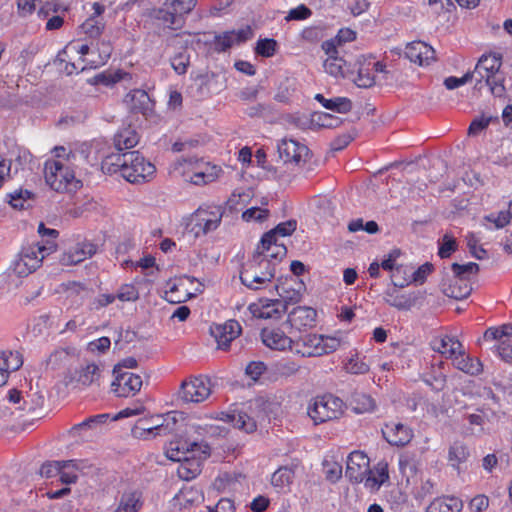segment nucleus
<instances>
[{
  "mask_svg": "<svg viewBox=\"0 0 512 512\" xmlns=\"http://www.w3.org/2000/svg\"><path fill=\"white\" fill-rule=\"evenodd\" d=\"M221 415L222 420L232 423L234 427L243 430L246 433H252L257 428L256 420L250 415H248L246 412H222Z\"/></svg>",
  "mask_w": 512,
  "mask_h": 512,
  "instance_id": "393cba45",
  "label": "nucleus"
},
{
  "mask_svg": "<svg viewBox=\"0 0 512 512\" xmlns=\"http://www.w3.org/2000/svg\"><path fill=\"white\" fill-rule=\"evenodd\" d=\"M113 153L108 156H106L102 163H101V169L106 174H115L120 172L123 176V169L127 167L128 159H127V152L125 153Z\"/></svg>",
  "mask_w": 512,
  "mask_h": 512,
  "instance_id": "7c9ffc66",
  "label": "nucleus"
},
{
  "mask_svg": "<svg viewBox=\"0 0 512 512\" xmlns=\"http://www.w3.org/2000/svg\"><path fill=\"white\" fill-rule=\"evenodd\" d=\"M312 126L320 128H336L342 123V120L326 112H316L310 119Z\"/></svg>",
  "mask_w": 512,
  "mask_h": 512,
  "instance_id": "79ce46f5",
  "label": "nucleus"
},
{
  "mask_svg": "<svg viewBox=\"0 0 512 512\" xmlns=\"http://www.w3.org/2000/svg\"><path fill=\"white\" fill-rule=\"evenodd\" d=\"M350 405L352 409L358 413L371 412L375 409L374 399L365 393L355 392L352 394L350 399Z\"/></svg>",
  "mask_w": 512,
  "mask_h": 512,
  "instance_id": "4c0bfd02",
  "label": "nucleus"
},
{
  "mask_svg": "<svg viewBox=\"0 0 512 512\" xmlns=\"http://www.w3.org/2000/svg\"><path fill=\"white\" fill-rule=\"evenodd\" d=\"M312 14V11L305 5H300L294 9H291L288 12V15L285 17L286 21L291 20H304L310 17Z\"/></svg>",
  "mask_w": 512,
  "mask_h": 512,
  "instance_id": "69168bd1",
  "label": "nucleus"
},
{
  "mask_svg": "<svg viewBox=\"0 0 512 512\" xmlns=\"http://www.w3.org/2000/svg\"><path fill=\"white\" fill-rule=\"evenodd\" d=\"M502 66V56L500 54H489L482 55L476 66L481 70L493 69V68H501Z\"/></svg>",
  "mask_w": 512,
  "mask_h": 512,
  "instance_id": "864d4df0",
  "label": "nucleus"
},
{
  "mask_svg": "<svg viewBox=\"0 0 512 512\" xmlns=\"http://www.w3.org/2000/svg\"><path fill=\"white\" fill-rule=\"evenodd\" d=\"M432 347L433 350L452 357L453 355H456L457 352H460L462 344L459 340L453 337L445 336L444 338L434 340Z\"/></svg>",
  "mask_w": 512,
  "mask_h": 512,
  "instance_id": "e433bc0d",
  "label": "nucleus"
},
{
  "mask_svg": "<svg viewBox=\"0 0 512 512\" xmlns=\"http://www.w3.org/2000/svg\"><path fill=\"white\" fill-rule=\"evenodd\" d=\"M382 434L385 440L394 446H405L413 438L412 430L408 426L394 421L384 425Z\"/></svg>",
  "mask_w": 512,
  "mask_h": 512,
  "instance_id": "dca6fc26",
  "label": "nucleus"
},
{
  "mask_svg": "<svg viewBox=\"0 0 512 512\" xmlns=\"http://www.w3.org/2000/svg\"><path fill=\"white\" fill-rule=\"evenodd\" d=\"M115 380L112 382V391L118 397L134 396L142 387L141 376L131 372H120V367L115 366L113 369Z\"/></svg>",
  "mask_w": 512,
  "mask_h": 512,
  "instance_id": "0eeeda50",
  "label": "nucleus"
},
{
  "mask_svg": "<svg viewBox=\"0 0 512 512\" xmlns=\"http://www.w3.org/2000/svg\"><path fill=\"white\" fill-rule=\"evenodd\" d=\"M354 82L360 88H369L375 81L369 69L360 68Z\"/></svg>",
  "mask_w": 512,
  "mask_h": 512,
  "instance_id": "0e129e2a",
  "label": "nucleus"
},
{
  "mask_svg": "<svg viewBox=\"0 0 512 512\" xmlns=\"http://www.w3.org/2000/svg\"><path fill=\"white\" fill-rule=\"evenodd\" d=\"M263 343L274 350H293V337L287 336L279 328H264L261 332Z\"/></svg>",
  "mask_w": 512,
  "mask_h": 512,
  "instance_id": "412c9836",
  "label": "nucleus"
},
{
  "mask_svg": "<svg viewBox=\"0 0 512 512\" xmlns=\"http://www.w3.org/2000/svg\"><path fill=\"white\" fill-rule=\"evenodd\" d=\"M457 248L456 240L450 237L448 234H445L443 237V243L439 248V256L441 258L449 257L452 252H454Z\"/></svg>",
  "mask_w": 512,
  "mask_h": 512,
  "instance_id": "680f3d73",
  "label": "nucleus"
},
{
  "mask_svg": "<svg viewBox=\"0 0 512 512\" xmlns=\"http://www.w3.org/2000/svg\"><path fill=\"white\" fill-rule=\"evenodd\" d=\"M206 216V210L202 208H199L191 215L189 225L192 226L191 231L194 232L196 237L214 231L215 221L207 219Z\"/></svg>",
  "mask_w": 512,
  "mask_h": 512,
  "instance_id": "c85d7f7f",
  "label": "nucleus"
},
{
  "mask_svg": "<svg viewBox=\"0 0 512 512\" xmlns=\"http://www.w3.org/2000/svg\"><path fill=\"white\" fill-rule=\"evenodd\" d=\"M45 181L57 192L71 191L79 187L74 172L60 161H47L44 169Z\"/></svg>",
  "mask_w": 512,
  "mask_h": 512,
  "instance_id": "20e7f679",
  "label": "nucleus"
},
{
  "mask_svg": "<svg viewBox=\"0 0 512 512\" xmlns=\"http://www.w3.org/2000/svg\"><path fill=\"white\" fill-rule=\"evenodd\" d=\"M153 17L171 28H178L182 23V17L177 11L171 8V2L169 1H166L163 7L155 9L153 11Z\"/></svg>",
  "mask_w": 512,
  "mask_h": 512,
  "instance_id": "2f4dec72",
  "label": "nucleus"
},
{
  "mask_svg": "<svg viewBox=\"0 0 512 512\" xmlns=\"http://www.w3.org/2000/svg\"><path fill=\"white\" fill-rule=\"evenodd\" d=\"M259 303L250 305L251 312L258 318L277 319L286 312V304L280 299L260 300Z\"/></svg>",
  "mask_w": 512,
  "mask_h": 512,
  "instance_id": "a211bd4d",
  "label": "nucleus"
},
{
  "mask_svg": "<svg viewBox=\"0 0 512 512\" xmlns=\"http://www.w3.org/2000/svg\"><path fill=\"white\" fill-rule=\"evenodd\" d=\"M451 270L456 277L461 278V280L470 283L471 277L476 276L480 270L479 265L474 262H469L466 264H458L453 263L451 265Z\"/></svg>",
  "mask_w": 512,
  "mask_h": 512,
  "instance_id": "a19ab883",
  "label": "nucleus"
},
{
  "mask_svg": "<svg viewBox=\"0 0 512 512\" xmlns=\"http://www.w3.org/2000/svg\"><path fill=\"white\" fill-rule=\"evenodd\" d=\"M190 64V55L186 49L177 53L171 60V65L179 75L185 74Z\"/></svg>",
  "mask_w": 512,
  "mask_h": 512,
  "instance_id": "de8ad7c7",
  "label": "nucleus"
},
{
  "mask_svg": "<svg viewBox=\"0 0 512 512\" xmlns=\"http://www.w3.org/2000/svg\"><path fill=\"white\" fill-rule=\"evenodd\" d=\"M253 36V30L250 26H245L238 31H226L216 35L214 38V49L217 52H224L231 48L234 44L246 42Z\"/></svg>",
  "mask_w": 512,
  "mask_h": 512,
  "instance_id": "4468645a",
  "label": "nucleus"
},
{
  "mask_svg": "<svg viewBox=\"0 0 512 512\" xmlns=\"http://www.w3.org/2000/svg\"><path fill=\"white\" fill-rule=\"evenodd\" d=\"M259 248V251H263V255L267 257V259H282L286 253L287 249L284 244H278L277 241H275V244H272L271 249L269 251L263 250L262 244L257 247Z\"/></svg>",
  "mask_w": 512,
  "mask_h": 512,
  "instance_id": "4d7b16f0",
  "label": "nucleus"
},
{
  "mask_svg": "<svg viewBox=\"0 0 512 512\" xmlns=\"http://www.w3.org/2000/svg\"><path fill=\"white\" fill-rule=\"evenodd\" d=\"M441 291L447 297L462 300L471 294L472 286L471 283L465 282L453 274L442 280Z\"/></svg>",
  "mask_w": 512,
  "mask_h": 512,
  "instance_id": "f3484780",
  "label": "nucleus"
},
{
  "mask_svg": "<svg viewBox=\"0 0 512 512\" xmlns=\"http://www.w3.org/2000/svg\"><path fill=\"white\" fill-rule=\"evenodd\" d=\"M209 512H235L234 502L229 498H222L215 507H209Z\"/></svg>",
  "mask_w": 512,
  "mask_h": 512,
  "instance_id": "774afa93",
  "label": "nucleus"
},
{
  "mask_svg": "<svg viewBox=\"0 0 512 512\" xmlns=\"http://www.w3.org/2000/svg\"><path fill=\"white\" fill-rule=\"evenodd\" d=\"M96 253V246L92 243L78 244L73 250L65 253L61 258L63 265H76Z\"/></svg>",
  "mask_w": 512,
  "mask_h": 512,
  "instance_id": "a878e982",
  "label": "nucleus"
},
{
  "mask_svg": "<svg viewBox=\"0 0 512 512\" xmlns=\"http://www.w3.org/2000/svg\"><path fill=\"white\" fill-rule=\"evenodd\" d=\"M499 71L500 68L481 70L479 67H475L474 71L471 72L475 75L473 78L476 81L475 88L481 89L480 84L484 81L494 96H504L506 92L504 86L505 78L499 74Z\"/></svg>",
  "mask_w": 512,
  "mask_h": 512,
  "instance_id": "1a4fd4ad",
  "label": "nucleus"
},
{
  "mask_svg": "<svg viewBox=\"0 0 512 512\" xmlns=\"http://www.w3.org/2000/svg\"><path fill=\"white\" fill-rule=\"evenodd\" d=\"M344 66L345 60L338 56L327 58L324 62L325 71L334 77H344Z\"/></svg>",
  "mask_w": 512,
  "mask_h": 512,
  "instance_id": "a18cd8bd",
  "label": "nucleus"
},
{
  "mask_svg": "<svg viewBox=\"0 0 512 512\" xmlns=\"http://www.w3.org/2000/svg\"><path fill=\"white\" fill-rule=\"evenodd\" d=\"M210 394V380L203 376L183 381L179 392L180 398L187 403L203 402Z\"/></svg>",
  "mask_w": 512,
  "mask_h": 512,
  "instance_id": "423d86ee",
  "label": "nucleus"
},
{
  "mask_svg": "<svg viewBox=\"0 0 512 512\" xmlns=\"http://www.w3.org/2000/svg\"><path fill=\"white\" fill-rule=\"evenodd\" d=\"M389 479L388 463L380 461L373 470L369 469L365 485L371 489L379 488Z\"/></svg>",
  "mask_w": 512,
  "mask_h": 512,
  "instance_id": "72a5a7b5",
  "label": "nucleus"
},
{
  "mask_svg": "<svg viewBox=\"0 0 512 512\" xmlns=\"http://www.w3.org/2000/svg\"><path fill=\"white\" fill-rule=\"evenodd\" d=\"M268 216H269V210L262 209L259 207L249 208L246 211H244L242 214V218L245 221L256 220V221L261 222V221L267 219Z\"/></svg>",
  "mask_w": 512,
  "mask_h": 512,
  "instance_id": "13d9d810",
  "label": "nucleus"
},
{
  "mask_svg": "<svg viewBox=\"0 0 512 512\" xmlns=\"http://www.w3.org/2000/svg\"><path fill=\"white\" fill-rule=\"evenodd\" d=\"M210 332L215 338L218 348L227 349L231 341L240 335L241 326L236 320H229L224 324L212 325Z\"/></svg>",
  "mask_w": 512,
  "mask_h": 512,
  "instance_id": "f8f14e48",
  "label": "nucleus"
},
{
  "mask_svg": "<svg viewBox=\"0 0 512 512\" xmlns=\"http://www.w3.org/2000/svg\"><path fill=\"white\" fill-rule=\"evenodd\" d=\"M386 295L390 298H386V302L399 310H409L414 305V299L407 297L405 295H396L393 296L389 292Z\"/></svg>",
  "mask_w": 512,
  "mask_h": 512,
  "instance_id": "603ef678",
  "label": "nucleus"
},
{
  "mask_svg": "<svg viewBox=\"0 0 512 512\" xmlns=\"http://www.w3.org/2000/svg\"><path fill=\"white\" fill-rule=\"evenodd\" d=\"M9 204L18 210L28 209L32 206L35 195L26 189H18L7 195Z\"/></svg>",
  "mask_w": 512,
  "mask_h": 512,
  "instance_id": "c9c22d12",
  "label": "nucleus"
},
{
  "mask_svg": "<svg viewBox=\"0 0 512 512\" xmlns=\"http://www.w3.org/2000/svg\"><path fill=\"white\" fill-rule=\"evenodd\" d=\"M462 508V501L456 497L436 498L428 506L427 512H460Z\"/></svg>",
  "mask_w": 512,
  "mask_h": 512,
  "instance_id": "f704fd0d",
  "label": "nucleus"
},
{
  "mask_svg": "<svg viewBox=\"0 0 512 512\" xmlns=\"http://www.w3.org/2000/svg\"><path fill=\"white\" fill-rule=\"evenodd\" d=\"M326 109L345 114L351 111L352 102L347 97H335L333 99H328Z\"/></svg>",
  "mask_w": 512,
  "mask_h": 512,
  "instance_id": "49530a36",
  "label": "nucleus"
},
{
  "mask_svg": "<svg viewBox=\"0 0 512 512\" xmlns=\"http://www.w3.org/2000/svg\"><path fill=\"white\" fill-rule=\"evenodd\" d=\"M345 369L348 373L355 375L366 374L369 371V365L358 355H355L345 364Z\"/></svg>",
  "mask_w": 512,
  "mask_h": 512,
  "instance_id": "8fccbe9b",
  "label": "nucleus"
},
{
  "mask_svg": "<svg viewBox=\"0 0 512 512\" xmlns=\"http://www.w3.org/2000/svg\"><path fill=\"white\" fill-rule=\"evenodd\" d=\"M124 103L131 113L144 116L152 110L153 106L148 93L139 89L129 92L124 99Z\"/></svg>",
  "mask_w": 512,
  "mask_h": 512,
  "instance_id": "6ab92c4d",
  "label": "nucleus"
},
{
  "mask_svg": "<svg viewBox=\"0 0 512 512\" xmlns=\"http://www.w3.org/2000/svg\"><path fill=\"white\" fill-rule=\"evenodd\" d=\"M93 10V14L81 25V29L83 30V33L90 38L97 39L101 36L105 28V23L101 18L105 7L100 3H94Z\"/></svg>",
  "mask_w": 512,
  "mask_h": 512,
  "instance_id": "5701e85b",
  "label": "nucleus"
},
{
  "mask_svg": "<svg viewBox=\"0 0 512 512\" xmlns=\"http://www.w3.org/2000/svg\"><path fill=\"white\" fill-rule=\"evenodd\" d=\"M139 142V135L130 125L120 129L114 136V144L118 151L135 147Z\"/></svg>",
  "mask_w": 512,
  "mask_h": 512,
  "instance_id": "c756f323",
  "label": "nucleus"
},
{
  "mask_svg": "<svg viewBox=\"0 0 512 512\" xmlns=\"http://www.w3.org/2000/svg\"><path fill=\"white\" fill-rule=\"evenodd\" d=\"M108 418H109L108 414H99V415L90 417V418L86 419L85 421H83L82 423L74 425L71 428L70 433L73 436H77L79 434V431H81V430L95 429V428H97L98 425H102V424L106 423Z\"/></svg>",
  "mask_w": 512,
  "mask_h": 512,
  "instance_id": "c03bdc74",
  "label": "nucleus"
},
{
  "mask_svg": "<svg viewBox=\"0 0 512 512\" xmlns=\"http://www.w3.org/2000/svg\"><path fill=\"white\" fill-rule=\"evenodd\" d=\"M296 227L297 222L295 220H288L278 224L274 229L266 232L261 238L263 250L269 251L271 249L272 244H275V241H277V235L289 236L296 230Z\"/></svg>",
  "mask_w": 512,
  "mask_h": 512,
  "instance_id": "b1692460",
  "label": "nucleus"
},
{
  "mask_svg": "<svg viewBox=\"0 0 512 512\" xmlns=\"http://www.w3.org/2000/svg\"><path fill=\"white\" fill-rule=\"evenodd\" d=\"M369 472V459L358 451L350 453L347 459L346 476L356 483L366 481Z\"/></svg>",
  "mask_w": 512,
  "mask_h": 512,
  "instance_id": "9b49d317",
  "label": "nucleus"
},
{
  "mask_svg": "<svg viewBox=\"0 0 512 512\" xmlns=\"http://www.w3.org/2000/svg\"><path fill=\"white\" fill-rule=\"evenodd\" d=\"M199 447L197 442L188 443L187 441L171 442L167 451V457L172 461L181 462L188 459V454L194 452Z\"/></svg>",
  "mask_w": 512,
  "mask_h": 512,
  "instance_id": "473e14b6",
  "label": "nucleus"
},
{
  "mask_svg": "<svg viewBox=\"0 0 512 512\" xmlns=\"http://www.w3.org/2000/svg\"><path fill=\"white\" fill-rule=\"evenodd\" d=\"M492 120V117H478V118H475L469 128H468V135L470 136H476L478 135L481 131H483L484 129H486L488 127V125L490 124Z\"/></svg>",
  "mask_w": 512,
  "mask_h": 512,
  "instance_id": "052dcab7",
  "label": "nucleus"
},
{
  "mask_svg": "<svg viewBox=\"0 0 512 512\" xmlns=\"http://www.w3.org/2000/svg\"><path fill=\"white\" fill-rule=\"evenodd\" d=\"M277 48V42L274 39H260L255 47V53L263 57H272Z\"/></svg>",
  "mask_w": 512,
  "mask_h": 512,
  "instance_id": "09e8293b",
  "label": "nucleus"
},
{
  "mask_svg": "<svg viewBox=\"0 0 512 512\" xmlns=\"http://www.w3.org/2000/svg\"><path fill=\"white\" fill-rule=\"evenodd\" d=\"M316 310L307 306H298L288 314V323L291 328L300 331L303 328L313 327L316 322Z\"/></svg>",
  "mask_w": 512,
  "mask_h": 512,
  "instance_id": "aec40b11",
  "label": "nucleus"
},
{
  "mask_svg": "<svg viewBox=\"0 0 512 512\" xmlns=\"http://www.w3.org/2000/svg\"><path fill=\"white\" fill-rule=\"evenodd\" d=\"M451 358H453V365L467 374L477 375L482 371V363L480 360L466 355L462 348L460 352H457V354L453 355Z\"/></svg>",
  "mask_w": 512,
  "mask_h": 512,
  "instance_id": "cd10ccee",
  "label": "nucleus"
},
{
  "mask_svg": "<svg viewBox=\"0 0 512 512\" xmlns=\"http://www.w3.org/2000/svg\"><path fill=\"white\" fill-rule=\"evenodd\" d=\"M325 477L330 482H336L342 475V467L336 462H324Z\"/></svg>",
  "mask_w": 512,
  "mask_h": 512,
  "instance_id": "bf43d9fd",
  "label": "nucleus"
},
{
  "mask_svg": "<svg viewBox=\"0 0 512 512\" xmlns=\"http://www.w3.org/2000/svg\"><path fill=\"white\" fill-rule=\"evenodd\" d=\"M77 374V381L84 386H89L98 382L101 370L95 363H88L87 365L82 366L77 371Z\"/></svg>",
  "mask_w": 512,
  "mask_h": 512,
  "instance_id": "ea45409f",
  "label": "nucleus"
},
{
  "mask_svg": "<svg viewBox=\"0 0 512 512\" xmlns=\"http://www.w3.org/2000/svg\"><path fill=\"white\" fill-rule=\"evenodd\" d=\"M175 424V416L168 413L165 417L157 416L156 418L139 420L135 425L134 431L142 430L154 436L167 435L175 430Z\"/></svg>",
  "mask_w": 512,
  "mask_h": 512,
  "instance_id": "9d476101",
  "label": "nucleus"
},
{
  "mask_svg": "<svg viewBox=\"0 0 512 512\" xmlns=\"http://www.w3.org/2000/svg\"><path fill=\"white\" fill-rule=\"evenodd\" d=\"M23 365L22 355L15 351H1L0 352V367L8 375L12 371L18 370Z\"/></svg>",
  "mask_w": 512,
  "mask_h": 512,
  "instance_id": "58836bf2",
  "label": "nucleus"
},
{
  "mask_svg": "<svg viewBox=\"0 0 512 512\" xmlns=\"http://www.w3.org/2000/svg\"><path fill=\"white\" fill-rule=\"evenodd\" d=\"M498 355L507 363H512V344L510 340L506 339L501 341L499 346L496 347Z\"/></svg>",
  "mask_w": 512,
  "mask_h": 512,
  "instance_id": "338daca9",
  "label": "nucleus"
},
{
  "mask_svg": "<svg viewBox=\"0 0 512 512\" xmlns=\"http://www.w3.org/2000/svg\"><path fill=\"white\" fill-rule=\"evenodd\" d=\"M128 165L123 169V177L131 183L148 181L154 175V164L140 155L138 151L127 152Z\"/></svg>",
  "mask_w": 512,
  "mask_h": 512,
  "instance_id": "39448f33",
  "label": "nucleus"
},
{
  "mask_svg": "<svg viewBox=\"0 0 512 512\" xmlns=\"http://www.w3.org/2000/svg\"><path fill=\"white\" fill-rule=\"evenodd\" d=\"M170 2L171 8L177 11L181 17L189 13L196 4V0H171Z\"/></svg>",
  "mask_w": 512,
  "mask_h": 512,
  "instance_id": "e2e57ef3",
  "label": "nucleus"
},
{
  "mask_svg": "<svg viewBox=\"0 0 512 512\" xmlns=\"http://www.w3.org/2000/svg\"><path fill=\"white\" fill-rule=\"evenodd\" d=\"M343 414V402L333 395L316 397L308 407V415L315 425L338 419Z\"/></svg>",
  "mask_w": 512,
  "mask_h": 512,
  "instance_id": "7ed1b4c3",
  "label": "nucleus"
},
{
  "mask_svg": "<svg viewBox=\"0 0 512 512\" xmlns=\"http://www.w3.org/2000/svg\"><path fill=\"white\" fill-rule=\"evenodd\" d=\"M143 504L141 492L125 491L120 496L119 503L113 512H139Z\"/></svg>",
  "mask_w": 512,
  "mask_h": 512,
  "instance_id": "bb28decb",
  "label": "nucleus"
},
{
  "mask_svg": "<svg viewBox=\"0 0 512 512\" xmlns=\"http://www.w3.org/2000/svg\"><path fill=\"white\" fill-rule=\"evenodd\" d=\"M116 299H119L122 302L126 301H136L139 299L138 289L132 284H123L118 289L117 294H115Z\"/></svg>",
  "mask_w": 512,
  "mask_h": 512,
  "instance_id": "5fc2aeb1",
  "label": "nucleus"
},
{
  "mask_svg": "<svg viewBox=\"0 0 512 512\" xmlns=\"http://www.w3.org/2000/svg\"><path fill=\"white\" fill-rule=\"evenodd\" d=\"M278 153L283 164H294L301 167L306 163L310 151L308 147L293 139H283L278 144Z\"/></svg>",
  "mask_w": 512,
  "mask_h": 512,
  "instance_id": "6e6552de",
  "label": "nucleus"
},
{
  "mask_svg": "<svg viewBox=\"0 0 512 512\" xmlns=\"http://www.w3.org/2000/svg\"><path fill=\"white\" fill-rule=\"evenodd\" d=\"M405 56L420 66L429 65L436 60L433 47L422 41L408 43L405 48Z\"/></svg>",
  "mask_w": 512,
  "mask_h": 512,
  "instance_id": "2eb2a0df",
  "label": "nucleus"
},
{
  "mask_svg": "<svg viewBox=\"0 0 512 512\" xmlns=\"http://www.w3.org/2000/svg\"><path fill=\"white\" fill-rule=\"evenodd\" d=\"M63 292L65 293L66 300L70 306H81L84 301L90 298L93 294V290L83 283L70 281L62 284Z\"/></svg>",
  "mask_w": 512,
  "mask_h": 512,
  "instance_id": "4be33fe9",
  "label": "nucleus"
},
{
  "mask_svg": "<svg viewBox=\"0 0 512 512\" xmlns=\"http://www.w3.org/2000/svg\"><path fill=\"white\" fill-rule=\"evenodd\" d=\"M56 245L47 242V245H36L24 248L13 264V271L19 277H25L34 272L42 263L45 255L54 251Z\"/></svg>",
  "mask_w": 512,
  "mask_h": 512,
  "instance_id": "f03ea898",
  "label": "nucleus"
},
{
  "mask_svg": "<svg viewBox=\"0 0 512 512\" xmlns=\"http://www.w3.org/2000/svg\"><path fill=\"white\" fill-rule=\"evenodd\" d=\"M469 455L467 448L460 442H455L449 449V459L457 463L464 462Z\"/></svg>",
  "mask_w": 512,
  "mask_h": 512,
  "instance_id": "6e6d98bb",
  "label": "nucleus"
},
{
  "mask_svg": "<svg viewBox=\"0 0 512 512\" xmlns=\"http://www.w3.org/2000/svg\"><path fill=\"white\" fill-rule=\"evenodd\" d=\"M275 277V265L263 255V251H257L253 257L242 265L240 280L243 285L252 290L263 288Z\"/></svg>",
  "mask_w": 512,
  "mask_h": 512,
  "instance_id": "f257e3e1",
  "label": "nucleus"
},
{
  "mask_svg": "<svg viewBox=\"0 0 512 512\" xmlns=\"http://www.w3.org/2000/svg\"><path fill=\"white\" fill-rule=\"evenodd\" d=\"M322 335L304 334L297 338H293V352L302 357H319L321 356Z\"/></svg>",
  "mask_w": 512,
  "mask_h": 512,
  "instance_id": "ddd939ff",
  "label": "nucleus"
},
{
  "mask_svg": "<svg viewBox=\"0 0 512 512\" xmlns=\"http://www.w3.org/2000/svg\"><path fill=\"white\" fill-rule=\"evenodd\" d=\"M294 470L290 467H280L272 474L271 483L274 487L284 488L292 483Z\"/></svg>",
  "mask_w": 512,
  "mask_h": 512,
  "instance_id": "37998d69",
  "label": "nucleus"
},
{
  "mask_svg": "<svg viewBox=\"0 0 512 512\" xmlns=\"http://www.w3.org/2000/svg\"><path fill=\"white\" fill-rule=\"evenodd\" d=\"M44 398L38 393H27L23 404L18 407L20 410L34 412L37 408L42 407Z\"/></svg>",
  "mask_w": 512,
  "mask_h": 512,
  "instance_id": "3c124183",
  "label": "nucleus"
}]
</instances>
